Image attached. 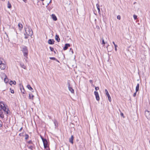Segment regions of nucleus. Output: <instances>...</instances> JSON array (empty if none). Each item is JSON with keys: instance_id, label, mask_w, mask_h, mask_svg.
<instances>
[{"instance_id": "obj_5", "label": "nucleus", "mask_w": 150, "mask_h": 150, "mask_svg": "<svg viewBox=\"0 0 150 150\" xmlns=\"http://www.w3.org/2000/svg\"><path fill=\"white\" fill-rule=\"evenodd\" d=\"M145 114L146 117L148 119H150V112L148 110H146L145 111Z\"/></svg>"}, {"instance_id": "obj_1", "label": "nucleus", "mask_w": 150, "mask_h": 150, "mask_svg": "<svg viewBox=\"0 0 150 150\" xmlns=\"http://www.w3.org/2000/svg\"><path fill=\"white\" fill-rule=\"evenodd\" d=\"M33 34L32 30L29 27H27L25 29V33H24L25 39L28 38L29 36H31Z\"/></svg>"}, {"instance_id": "obj_38", "label": "nucleus", "mask_w": 150, "mask_h": 150, "mask_svg": "<svg viewBox=\"0 0 150 150\" xmlns=\"http://www.w3.org/2000/svg\"><path fill=\"white\" fill-rule=\"evenodd\" d=\"M95 89L96 91H97L99 89V88L98 87H96Z\"/></svg>"}, {"instance_id": "obj_9", "label": "nucleus", "mask_w": 150, "mask_h": 150, "mask_svg": "<svg viewBox=\"0 0 150 150\" xmlns=\"http://www.w3.org/2000/svg\"><path fill=\"white\" fill-rule=\"evenodd\" d=\"M94 93L95 96L96 100L98 101H99L100 100V98L98 93L96 91H95Z\"/></svg>"}, {"instance_id": "obj_27", "label": "nucleus", "mask_w": 150, "mask_h": 150, "mask_svg": "<svg viewBox=\"0 0 150 150\" xmlns=\"http://www.w3.org/2000/svg\"><path fill=\"white\" fill-rule=\"evenodd\" d=\"M0 117L2 118H4V116L3 112H0Z\"/></svg>"}, {"instance_id": "obj_11", "label": "nucleus", "mask_w": 150, "mask_h": 150, "mask_svg": "<svg viewBox=\"0 0 150 150\" xmlns=\"http://www.w3.org/2000/svg\"><path fill=\"white\" fill-rule=\"evenodd\" d=\"M68 88L69 90L71 92V93H74V90L72 88V87H70V84L69 83Z\"/></svg>"}, {"instance_id": "obj_40", "label": "nucleus", "mask_w": 150, "mask_h": 150, "mask_svg": "<svg viewBox=\"0 0 150 150\" xmlns=\"http://www.w3.org/2000/svg\"><path fill=\"white\" fill-rule=\"evenodd\" d=\"M33 148V146H30L29 147V148L30 149H32Z\"/></svg>"}, {"instance_id": "obj_16", "label": "nucleus", "mask_w": 150, "mask_h": 150, "mask_svg": "<svg viewBox=\"0 0 150 150\" xmlns=\"http://www.w3.org/2000/svg\"><path fill=\"white\" fill-rule=\"evenodd\" d=\"M52 18L54 21H56L57 20V18L55 15L54 14L52 15Z\"/></svg>"}, {"instance_id": "obj_32", "label": "nucleus", "mask_w": 150, "mask_h": 150, "mask_svg": "<svg viewBox=\"0 0 150 150\" xmlns=\"http://www.w3.org/2000/svg\"><path fill=\"white\" fill-rule=\"evenodd\" d=\"M3 59L1 58H0V64L3 63Z\"/></svg>"}, {"instance_id": "obj_28", "label": "nucleus", "mask_w": 150, "mask_h": 150, "mask_svg": "<svg viewBox=\"0 0 150 150\" xmlns=\"http://www.w3.org/2000/svg\"><path fill=\"white\" fill-rule=\"evenodd\" d=\"M25 139L26 140L28 139L29 137V135L28 134H26L25 135Z\"/></svg>"}, {"instance_id": "obj_35", "label": "nucleus", "mask_w": 150, "mask_h": 150, "mask_svg": "<svg viewBox=\"0 0 150 150\" xmlns=\"http://www.w3.org/2000/svg\"><path fill=\"white\" fill-rule=\"evenodd\" d=\"M115 51H117V45H115Z\"/></svg>"}, {"instance_id": "obj_24", "label": "nucleus", "mask_w": 150, "mask_h": 150, "mask_svg": "<svg viewBox=\"0 0 150 150\" xmlns=\"http://www.w3.org/2000/svg\"><path fill=\"white\" fill-rule=\"evenodd\" d=\"M20 65L21 67L23 69H25V65H24V64L23 63H20Z\"/></svg>"}, {"instance_id": "obj_29", "label": "nucleus", "mask_w": 150, "mask_h": 150, "mask_svg": "<svg viewBox=\"0 0 150 150\" xmlns=\"http://www.w3.org/2000/svg\"><path fill=\"white\" fill-rule=\"evenodd\" d=\"M50 50L51 51H54V49L53 47H50Z\"/></svg>"}, {"instance_id": "obj_51", "label": "nucleus", "mask_w": 150, "mask_h": 150, "mask_svg": "<svg viewBox=\"0 0 150 150\" xmlns=\"http://www.w3.org/2000/svg\"><path fill=\"white\" fill-rule=\"evenodd\" d=\"M54 123L55 124V122H54Z\"/></svg>"}, {"instance_id": "obj_34", "label": "nucleus", "mask_w": 150, "mask_h": 150, "mask_svg": "<svg viewBox=\"0 0 150 150\" xmlns=\"http://www.w3.org/2000/svg\"><path fill=\"white\" fill-rule=\"evenodd\" d=\"M21 91L22 93H24V91H25V90L24 89V88H23V90H21Z\"/></svg>"}, {"instance_id": "obj_13", "label": "nucleus", "mask_w": 150, "mask_h": 150, "mask_svg": "<svg viewBox=\"0 0 150 150\" xmlns=\"http://www.w3.org/2000/svg\"><path fill=\"white\" fill-rule=\"evenodd\" d=\"M34 97V95L32 93H29V98L30 99L33 100Z\"/></svg>"}, {"instance_id": "obj_6", "label": "nucleus", "mask_w": 150, "mask_h": 150, "mask_svg": "<svg viewBox=\"0 0 150 150\" xmlns=\"http://www.w3.org/2000/svg\"><path fill=\"white\" fill-rule=\"evenodd\" d=\"M42 3L43 5L47 7L49 4L52 1H42Z\"/></svg>"}, {"instance_id": "obj_3", "label": "nucleus", "mask_w": 150, "mask_h": 150, "mask_svg": "<svg viewBox=\"0 0 150 150\" xmlns=\"http://www.w3.org/2000/svg\"><path fill=\"white\" fill-rule=\"evenodd\" d=\"M40 137L42 141L44 148L45 149L47 147V141L46 139L44 138L41 135Z\"/></svg>"}, {"instance_id": "obj_48", "label": "nucleus", "mask_w": 150, "mask_h": 150, "mask_svg": "<svg viewBox=\"0 0 150 150\" xmlns=\"http://www.w3.org/2000/svg\"><path fill=\"white\" fill-rule=\"evenodd\" d=\"M89 81L90 82H91L92 81L91 80H90Z\"/></svg>"}, {"instance_id": "obj_52", "label": "nucleus", "mask_w": 150, "mask_h": 150, "mask_svg": "<svg viewBox=\"0 0 150 150\" xmlns=\"http://www.w3.org/2000/svg\"><path fill=\"white\" fill-rule=\"evenodd\" d=\"M47 150H49V149H47Z\"/></svg>"}, {"instance_id": "obj_10", "label": "nucleus", "mask_w": 150, "mask_h": 150, "mask_svg": "<svg viewBox=\"0 0 150 150\" xmlns=\"http://www.w3.org/2000/svg\"><path fill=\"white\" fill-rule=\"evenodd\" d=\"M2 75L3 76L5 77L4 79V82L6 83H7L8 81V80L7 78L6 75L4 73H3Z\"/></svg>"}, {"instance_id": "obj_8", "label": "nucleus", "mask_w": 150, "mask_h": 150, "mask_svg": "<svg viewBox=\"0 0 150 150\" xmlns=\"http://www.w3.org/2000/svg\"><path fill=\"white\" fill-rule=\"evenodd\" d=\"M6 67V64L4 63L3 62L0 64V68L2 70L4 69Z\"/></svg>"}, {"instance_id": "obj_37", "label": "nucleus", "mask_w": 150, "mask_h": 150, "mask_svg": "<svg viewBox=\"0 0 150 150\" xmlns=\"http://www.w3.org/2000/svg\"><path fill=\"white\" fill-rule=\"evenodd\" d=\"M137 92H136V91L135 92V93H134V94H133V96L135 97L136 96V93H137Z\"/></svg>"}, {"instance_id": "obj_44", "label": "nucleus", "mask_w": 150, "mask_h": 150, "mask_svg": "<svg viewBox=\"0 0 150 150\" xmlns=\"http://www.w3.org/2000/svg\"><path fill=\"white\" fill-rule=\"evenodd\" d=\"M70 50H71V52H72V53H73V50H72V49H70Z\"/></svg>"}, {"instance_id": "obj_18", "label": "nucleus", "mask_w": 150, "mask_h": 150, "mask_svg": "<svg viewBox=\"0 0 150 150\" xmlns=\"http://www.w3.org/2000/svg\"><path fill=\"white\" fill-rule=\"evenodd\" d=\"M27 87L28 89H29L32 92H34V91H33V88H32V87L30 86V85H28L27 86Z\"/></svg>"}, {"instance_id": "obj_46", "label": "nucleus", "mask_w": 150, "mask_h": 150, "mask_svg": "<svg viewBox=\"0 0 150 150\" xmlns=\"http://www.w3.org/2000/svg\"><path fill=\"white\" fill-rule=\"evenodd\" d=\"M121 115L122 116L123 115V113H121Z\"/></svg>"}, {"instance_id": "obj_19", "label": "nucleus", "mask_w": 150, "mask_h": 150, "mask_svg": "<svg viewBox=\"0 0 150 150\" xmlns=\"http://www.w3.org/2000/svg\"><path fill=\"white\" fill-rule=\"evenodd\" d=\"M55 40L58 42H59L60 41V39L59 38V36L57 35H56L55 37Z\"/></svg>"}, {"instance_id": "obj_43", "label": "nucleus", "mask_w": 150, "mask_h": 150, "mask_svg": "<svg viewBox=\"0 0 150 150\" xmlns=\"http://www.w3.org/2000/svg\"><path fill=\"white\" fill-rule=\"evenodd\" d=\"M112 43L114 45V46H115V45H116L115 43V42H112Z\"/></svg>"}, {"instance_id": "obj_14", "label": "nucleus", "mask_w": 150, "mask_h": 150, "mask_svg": "<svg viewBox=\"0 0 150 150\" xmlns=\"http://www.w3.org/2000/svg\"><path fill=\"white\" fill-rule=\"evenodd\" d=\"M4 104V103L2 102H0V109H1V110H2V109L4 108V107H5Z\"/></svg>"}, {"instance_id": "obj_33", "label": "nucleus", "mask_w": 150, "mask_h": 150, "mask_svg": "<svg viewBox=\"0 0 150 150\" xmlns=\"http://www.w3.org/2000/svg\"><path fill=\"white\" fill-rule=\"evenodd\" d=\"M117 19L120 20L121 19V16L120 15H118L117 16Z\"/></svg>"}, {"instance_id": "obj_53", "label": "nucleus", "mask_w": 150, "mask_h": 150, "mask_svg": "<svg viewBox=\"0 0 150 150\" xmlns=\"http://www.w3.org/2000/svg\"><path fill=\"white\" fill-rule=\"evenodd\" d=\"M25 150H26V149H25Z\"/></svg>"}, {"instance_id": "obj_12", "label": "nucleus", "mask_w": 150, "mask_h": 150, "mask_svg": "<svg viewBox=\"0 0 150 150\" xmlns=\"http://www.w3.org/2000/svg\"><path fill=\"white\" fill-rule=\"evenodd\" d=\"M54 41L53 39H50L48 41V44L51 45H53L54 44Z\"/></svg>"}, {"instance_id": "obj_36", "label": "nucleus", "mask_w": 150, "mask_h": 150, "mask_svg": "<svg viewBox=\"0 0 150 150\" xmlns=\"http://www.w3.org/2000/svg\"><path fill=\"white\" fill-rule=\"evenodd\" d=\"M28 144H32V142L31 140H30L28 142Z\"/></svg>"}, {"instance_id": "obj_42", "label": "nucleus", "mask_w": 150, "mask_h": 150, "mask_svg": "<svg viewBox=\"0 0 150 150\" xmlns=\"http://www.w3.org/2000/svg\"><path fill=\"white\" fill-rule=\"evenodd\" d=\"M19 135L21 137L22 136H23V134L22 133H20L19 134Z\"/></svg>"}, {"instance_id": "obj_15", "label": "nucleus", "mask_w": 150, "mask_h": 150, "mask_svg": "<svg viewBox=\"0 0 150 150\" xmlns=\"http://www.w3.org/2000/svg\"><path fill=\"white\" fill-rule=\"evenodd\" d=\"M70 46V45L69 44H66L63 48V50H66L68 48V47Z\"/></svg>"}, {"instance_id": "obj_23", "label": "nucleus", "mask_w": 150, "mask_h": 150, "mask_svg": "<svg viewBox=\"0 0 150 150\" xmlns=\"http://www.w3.org/2000/svg\"><path fill=\"white\" fill-rule=\"evenodd\" d=\"M50 59H51L54 60L57 62H59V61H58V60L54 57H50Z\"/></svg>"}, {"instance_id": "obj_41", "label": "nucleus", "mask_w": 150, "mask_h": 150, "mask_svg": "<svg viewBox=\"0 0 150 150\" xmlns=\"http://www.w3.org/2000/svg\"><path fill=\"white\" fill-rule=\"evenodd\" d=\"M23 129V127H21V129H19V132H21V130H22V129Z\"/></svg>"}, {"instance_id": "obj_21", "label": "nucleus", "mask_w": 150, "mask_h": 150, "mask_svg": "<svg viewBox=\"0 0 150 150\" xmlns=\"http://www.w3.org/2000/svg\"><path fill=\"white\" fill-rule=\"evenodd\" d=\"M139 84L137 83V84L136 86V92H137L138 91H139Z\"/></svg>"}, {"instance_id": "obj_2", "label": "nucleus", "mask_w": 150, "mask_h": 150, "mask_svg": "<svg viewBox=\"0 0 150 150\" xmlns=\"http://www.w3.org/2000/svg\"><path fill=\"white\" fill-rule=\"evenodd\" d=\"M21 47V51L23 53V56L25 57L26 58H27L28 51L27 47L24 46H22Z\"/></svg>"}, {"instance_id": "obj_30", "label": "nucleus", "mask_w": 150, "mask_h": 150, "mask_svg": "<svg viewBox=\"0 0 150 150\" xmlns=\"http://www.w3.org/2000/svg\"><path fill=\"white\" fill-rule=\"evenodd\" d=\"M133 17L135 20L137 19V16L135 15H133Z\"/></svg>"}, {"instance_id": "obj_45", "label": "nucleus", "mask_w": 150, "mask_h": 150, "mask_svg": "<svg viewBox=\"0 0 150 150\" xmlns=\"http://www.w3.org/2000/svg\"><path fill=\"white\" fill-rule=\"evenodd\" d=\"M2 124H0V127H2Z\"/></svg>"}, {"instance_id": "obj_7", "label": "nucleus", "mask_w": 150, "mask_h": 150, "mask_svg": "<svg viewBox=\"0 0 150 150\" xmlns=\"http://www.w3.org/2000/svg\"><path fill=\"white\" fill-rule=\"evenodd\" d=\"M2 110L6 113V114H8L9 113V109L6 108V107H4L3 108Z\"/></svg>"}, {"instance_id": "obj_26", "label": "nucleus", "mask_w": 150, "mask_h": 150, "mask_svg": "<svg viewBox=\"0 0 150 150\" xmlns=\"http://www.w3.org/2000/svg\"><path fill=\"white\" fill-rule=\"evenodd\" d=\"M10 84L11 85L12 84H14V85H15L16 84V82L15 81H10Z\"/></svg>"}, {"instance_id": "obj_25", "label": "nucleus", "mask_w": 150, "mask_h": 150, "mask_svg": "<svg viewBox=\"0 0 150 150\" xmlns=\"http://www.w3.org/2000/svg\"><path fill=\"white\" fill-rule=\"evenodd\" d=\"M7 7L8 8H11V6L10 3H9V1H8L7 4Z\"/></svg>"}, {"instance_id": "obj_17", "label": "nucleus", "mask_w": 150, "mask_h": 150, "mask_svg": "<svg viewBox=\"0 0 150 150\" xmlns=\"http://www.w3.org/2000/svg\"><path fill=\"white\" fill-rule=\"evenodd\" d=\"M74 138V137L73 135H71V137L69 139V142L70 143H71L72 144H73V140Z\"/></svg>"}, {"instance_id": "obj_50", "label": "nucleus", "mask_w": 150, "mask_h": 150, "mask_svg": "<svg viewBox=\"0 0 150 150\" xmlns=\"http://www.w3.org/2000/svg\"><path fill=\"white\" fill-rule=\"evenodd\" d=\"M149 143H150V141H149Z\"/></svg>"}, {"instance_id": "obj_20", "label": "nucleus", "mask_w": 150, "mask_h": 150, "mask_svg": "<svg viewBox=\"0 0 150 150\" xmlns=\"http://www.w3.org/2000/svg\"><path fill=\"white\" fill-rule=\"evenodd\" d=\"M18 27L20 30H21L23 28V25L22 24L19 23L18 25Z\"/></svg>"}, {"instance_id": "obj_39", "label": "nucleus", "mask_w": 150, "mask_h": 150, "mask_svg": "<svg viewBox=\"0 0 150 150\" xmlns=\"http://www.w3.org/2000/svg\"><path fill=\"white\" fill-rule=\"evenodd\" d=\"M11 92L12 93H14V91L13 90H11Z\"/></svg>"}, {"instance_id": "obj_22", "label": "nucleus", "mask_w": 150, "mask_h": 150, "mask_svg": "<svg viewBox=\"0 0 150 150\" xmlns=\"http://www.w3.org/2000/svg\"><path fill=\"white\" fill-rule=\"evenodd\" d=\"M97 8L98 11V12L99 13L100 11V6L99 3H97L96 4Z\"/></svg>"}, {"instance_id": "obj_4", "label": "nucleus", "mask_w": 150, "mask_h": 150, "mask_svg": "<svg viewBox=\"0 0 150 150\" xmlns=\"http://www.w3.org/2000/svg\"><path fill=\"white\" fill-rule=\"evenodd\" d=\"M105 91L106 95L107 96L108 98L109 101L110 102H111V98L108 93V90L106 89H105Z\"/></svg>"}, {"instance_id": "obj_31", "label": "nucleus", "mask_w": 150, "mask_h": 150, "mask_svg": "<svg viewBox=\"0 0 150 150\" xmlns=\"http://www.w3.org/2000/svg\"><path fill=\"white\" fill-rule=\"evenodd\" d=\"M102 44L104 45L105 44V43L104 42V40L102 38Z\"/></svg>"}, {"instance_id": "obj_49", "label": "nucleus", "mask_w": 150, "mask_h": 150, "mask_svg": "<svg viewBox=\"0 0 150 150\" xmlns=\"http://www.w3.org/2000/svg\"><path fill=\"white\" fill-rule=\"evenodd\" d=\"M53 51L54 52V53H56V52H55V51H54H54Z\"/></svg>"}, {"instance_id": "obj_47", "label": "nucleus", "mask_w": 150, "mask_h": 150, "mask_svg": "<svg viewBox=\"0 0 150 150\" xmlns=\"http://www.w3.org/2000/svg\"><path fill=\"white\" fill-rule=\"evenodd\" d=\"M24 1V2H25V3H26V1H27L25 0V1Z\"/></svg>"}]
</instances>
